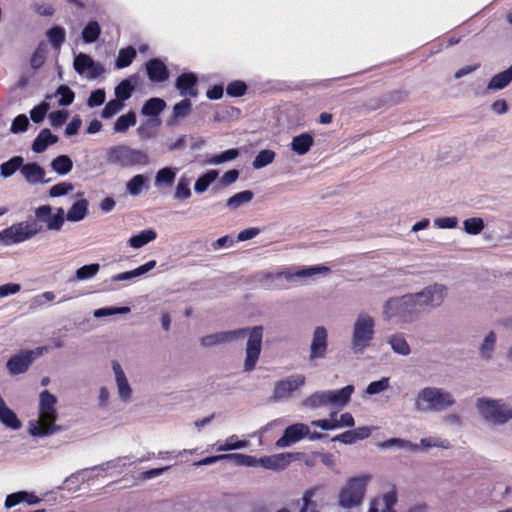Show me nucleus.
Here are the masks:
<instances>
[{
    "instance_id": "nucleus-1",
    "label": "nucleus",
    "mask_w": 512,
    "mask_h": 512,
    "mask_svg": "<svg viewBox=\"0 0 512 512\" xmlns=\"http://www.w3.org/2000/svg\"><path fill=\"white\" fill-rule=\"evenodd\" d=\"M248 334L246 344V359L244 362V370L252 371L259 359L261 353V345L263 338V327L254 326L253 328H239L231 331L217 332L209 334L201 338L200 343L203 347H213L215 345L231 342L233 340L244 337Z\"/></svg>"
},
{
    "instance_id": "nucleus-2",
    "label": "nucleus",
    "mask_w": 512,
    "mask_h": 512,
    "mask_svg": "<svg viewBox=\"0 0 512 512\" xmlns=\"http://www.w3.org/2000/svg\"><path fill=\"white\" fill-rule=\"evenodd\" d=\"M57 398L48 390H44L39 396V419L28 422V432L32 436L46 437L62 431L57 425L56 411Z\"/></svg>"
},
{
    "instance_id": "nucleus-3",
    "label": "nucleus",
    "mask_w": 512,
    "mask_h": 512,
    "mask_svg": "<svg viewBox=\"0 0 512 512\" xmlns=\"http://www.w3.org/2000/svg\"><path fill=\"white\" fill-rule=\"evenodd\" d=\"M420 313L421 311L413 294L390 298L383 305V318L386 321L412 323L419 317Z\"/></svg>"
},
{
    "instance_id": "nucleus-4",
    "label": "nucleus",
    "mask_w": 512,
    "mask_h": 512,
    "mask_svg": "<svg viewBox=\"0 0 512 512\" xmlns=\"http://www.w3.org/2000/svg\"><path fill=\"white\" fill-rule=\"evenodd\" d=\"M106 163L110 166L126 169L135 166L145 167L150 164L149 155L140 149L126 144H117L105 150Z\"/></svg>"
},
{
    "instance_id": "nucleus-5",
    "label": "nucleus",
    "mask_w": 512,
    "mask_h": 512,
    "mask_svg": "<svg viewBox=\"0 0 512 512\" xmlns=\"http://www.w3.org/2000/svg\"><path fill=\"white\" fill-rule=\"evenodd\" d=\"M456 403L454 396L439 387H424L418 391L414 409L418 412H442Z\"/></svg>"
},
{
    "instance_id": "nucleus-6",
    "label": "nucleus",
    "mask_w": 512,
    "mask_h": 512,
    "mask_svg": "<svg viewBox=\"0 0 512 512\" xmlns=\"http://www.w3.org/2000/svg\"><path fill=\"white\" fill-rule=\"evenodd\" d=\"M476 409L481 417L494 425H503L512 420V405L504 399L478 398Z\"/></svg>"
},
{
    "instance_id": "nucleus-7",
    "label": "nucleus",
    "mask_w": 512,
    "mask_h": 512,
    "mask_svg": "<svg viewBox=\"0 0 512 512\" xmlns=\"http://www.w3.org/2000/svg\"><path fill=\"white\" fill-rule=\"evenodd\" d=\"M375 334V320L367 313H359L352 329L351 350L363 354L370 346Z\"/></svg>"
},
{
    "instance_id": "nucleus-8",
    "label": "nucleus",
    "mask_w": 512,
    "mask_h": 512,
    "mask_svg": "<svg viewBox=\"0 0 512 512\" xmlns=\"http://www.w3.org/2000/svg\"><path fill=\"white\" fill-rule=\"evenodd\" d=\"M370 479V475H359L349 478L339 492V506L343 509H352L360 506L364 500Z\"/></svg>"
},
{
    "instance_id": "nucleus-9",
    "label": "nucleus",
    "mask_w": 512,
    "mask_h": 512,
    "mask_svg": "<svg viewBox=\"0 0 512 512\" xmlns=\"http://www.w3.org/2000/svg\"><path fill=\"white\" fill-rule=\"evenodd\" d=\"M41 231L36 221H22L0 231V244L11 246L25 242Z\"/></svg>"
},
{
    "instance_id": "nucleus-10",
    "label": "nucleus",
    "mask_w": 512,
    "mask_h": 512,
    "mask_svg": "<svg viewBox=\"0 0 512 512\" xmlns=\"http://www.w3.org/2000/svg\"><path fill=\"white\" fill-rule=\"evenodd\" d=\"M446 293V287L442 284H433L427 286L422 291L418 293H414L415 300L417 305L422 311V309L426 306L429 307H438L444 300Z\"/></svg>"
},
{
    "instance_id": "nucleus-11",
    "label": "nucleus",
    "mask_w": 512,
    "mask_h": 512,
    "mask_svg": "<svg viewBox=\"0 0 512 512\" xmlns=\"http://www.w3.org/2000/svg\"><path fill=\"white\" fill-rule=\"evenodd\" d=\"M306 378L304 375H291L283 380L277 381L274 387L272 398L275 401L289 399L295 391L304 386Z\"/></svg>"
},
{
    "instance_id": "nucleus-12",
    "label": "nucleus",
    "mask_w": 512,
    "mask_h": 512,
    "mask_svg": "<svg viewBox=\"0 0 512 512\" xmlns=\"http://www.w3.org/2000/svg\"><path fill=\"white\" fill-rule=\"evenodd\" d=\"M73 66L78 74H86L88 79H96L105 72L102 64L94 61L90 55L85 53H79L74 57Z\"/></svg>"
},
{
    "instance_id": "nucleus-13",
    "label": "nucleus",
    "mask_w": 512,
    "mask_h": 512,
    "mask_svg": "<svg viewBox=\"0 0 512 512\" xmlns=\"http://www.w3.org/2000/svg\"><path fill=\"white\" fill-rule=\"evenodd\" d=\"M35 216L40 222L46 223L48 230L59 231L65 221V212L63 208H58L55 214H52L50 205L39 206L35 210Z\"/></svg>"
},
{
    "instance_id": "nucleus-14",
    "label": "nucleus",
    "mask_w": 512,
    "mask_h": 512,
    "mask_svg": "<svg viewBox=\"0 0 512 512\" xmlns=\"http://www.w3.org/2000/svg\"><path fill=\"white\" fill-rule=\"evenodd\" d=\"M309 426L304 423H295L288 426L283 435L276 441L278 448H287L309 435Z\"/></svg>"
},
{
    "instance_id": "nucleus-15",
    "label": "nucleus",
    "mask_w": 512,
    "mask_h": 512,
    "mask_svg": "<svg viewBox=\"0 0 512 512\" xmlns=\"http://www.w3.org/2000/svg\"><path fill=\"white\" fill-rule=\"evenodd\" d=\"M328 350V332L325 327L318 326L313 332L310 345V360L322 359L326 356Z\"/></svg>"
},
{
    "instance_id": "nucleus-16",
    "label": "nucleus",
    "mask_w": 512,
    "mask_h": 512,
    "mask_svg": "<svg viewBox=\"0 0 512 512\" xmlns=\"http://www.w3.org/2000/svg\"><path fill=\"white\" fill-rule=\"evenodd\" d=\"M198 78L193 72H186L179 75L175 81V87L179 91L180 96L182 97H197L198 89H197Z\"/></svg>"
},
{
    "instance_id": "nucleus-17",
    "label": "nucleus",
    "mask_w": 512,
    "mask_h": 512,
    "mask_svg": "<svg viewBox=\"0 0 512 512\" xmlns=\"http://www.w3.org/2000/svg\"><path fill=\"white\" fill-rule=\"evenodd\" d=\"M298 453L284 452L271 456H264L259 459V464L266 469L282 470L286 468L292 460L297 459Z\"/></svg>"
},
{
    "instance_id": "nucleus-18",
    "label": "nucleus",
    "mask_w": 512,
    "mask_h": 512,
    "mask_svg": "<svg viewBox=\"0 0 512 512\" xmlns=\"http://www.w3.org/2000/svg\"><path fill=\"white\" fill-rule=\"evenodd\" d=\"M148 79L152 83H162L169 79V70L159 58H152L145 63Z\"/></svg>"
},
{
    "instance_id": "nucleus-19",
    "label": "nucleus",
    "mask_w": 512,
    "mask_h": 512,
    "mask_svg": "<svg viewBox=\"0 0 512 512\" xmlns=\"http://www.w3.org/2000/svg\"><path fill=\"white\" fill-rule=\"evenodd\" d=\"M20 173L30 185L50 182V179H45L46 172L44 168L36 162L23 163Z\"/></svg>"
},
{
    "instance_id": "nucleus-20",
    "label": "nucleus",
    "mask_w": 512,
    "mask_h": 512,
    "mask_svg": "<svg viewBox=\"0 0 512 512\" xmlns=\"http://www.w3.org/2000/svg\"><path fill=\"white\" fill-rule=\"evenodd\" d=\"M31 353L32 352H27V350H25L13 355L6 363L9 373L11 375H18L26 372L33 363L30 355Z\"/></svg>"
},
{
    "instance_id": "nucleus-21",
    "label": "nucleus",
    "mask_w": 512,
    "mask_h": 512,
    "mask_svg": "<svg viewBox=\"0 0 512 512\" xmlns=\"http://www.w3.org/2000/svg\"><path fill=\"white\" fill-rule=\"evenodd\" d=\"M112 369L115 375V382L117 386V391L119 398L123 402H127L130 400L132 395V389L129 385L127 377L121 367V365L117 361L112 362Z\"/></svg>"
},
{
    "instance_id": "nucleus-22",
    "label": "nucleus",
    "mask_w": 512,
    "mask_h": 512,
    "mask_svg": "<svg viewBox=\"0 0 512 512\" xmlns=\"http://www.w3.org/2000/svg\"><path fill=\"white\" fill-rule=\"evenodd\" d=\"M354 390L353 385H347L337 390H327L329 405L339 408L344 407L350 401Z\"/></svg>"
},
{
    "instance_id": "nucleus-23",
    "label": "nucleus",
    "mask_w": 512,
    "mask_h": 512,
    "mask_svg": "<svg viewBox=\"0 0 512 512\" xmlns=\"http://www.w3.org/2000/svg\"><path fill=\"white\" fill-rule=\"evenodd\" d=\"M314 144V137L310 132H304L292 138L291 150L297 155L307 154Z\"/></svg>"
},
{
    "instance_id": "nucleus-24",
    "label": "nucleus",
    "mask_w": 512,
    "mask_h": 512,
    "mask_svg": "<svg viewBox=\"0 0 512 512\" xmlns=\"http://www.w3.org/2000/svg\"><path fill=\"white\" fill-rule=\"evenodd\" d=\"M328 271H329V268L327 266L315 265V266H309V267H306V268L299 269V270H297L294 273L280 272V273H276V274H271V275H269V277H271V278H281L282 276H285V278L288 281H290L294 277H297V278L311 277V276H313L315 274H318V273H327Z\"/></svg>"
},
{
    "instance_id": "nucleus-25",
    "label": "nucleus",
    "mask_w": 512,
    "mask_h": 512,
    "mask_svg": "<svg viewBox=\"0 0 512 512\" xmlns=\"http://www.w3.org/2000/svg\"><path fill=\"white\" fill-rule=\"evenodd\" d=\"M58 136L52 134L48 128L42 129L32 143V150L35 153H43L50 145L57 143Z\"/></svg>"
},
{
    "instance_id": "nucleus-26",
    "label": "nucleus",
    "mask_w": 512,
    "mask_h": 512,
    "mask_svg": "<svg viewBox=\"0 0 512 512\" xmlns=\"http://www.w3.org/2000/svg\"><path fill=\"white\" fill-rule=\"evenodd\" d=\"M387 343L390 345L393 352L398 355L408 356L411 353V348L402 333H395L388 336Z\"/></svg>"
},
{
    "instance_id": "nucleus-27",
    "label": "nucleus",
    "mask_w": 512,
    "mask_h": 512,
    "mask_svg": "<svg viewBox=\"0 0 512 512\" xmlns=\"http://www.w3.org/2000/svg\"><path fill=\"white\" fill-rule=\"evenodd\" d=\"M136 82H137L136 75L130 76L129 78L122 80L115 87L114 93H115L116 99H118L122 102L128 100L131 97V95L135 89Z\"/></svg>"
},
{
    "instance_id": "nucleus-28",
    "label": "nucleus",
    "mask_w": 512,
    "mask_h": 512,
    "mask_svg": "<svg viewBox=\"0 0 512 512\" xmlns=\"http://www.w3.org/2000/svg\"><path fill=\"white\" fill-rule=\"evenodd\" d=\"M511 81H512V63H511V66L508 67L506 70H504L500 73H497L490 79V81L487 85V89L495 90V91L502 90L505 87H507Z\"/></svg>"
},
{
    "instance_id": "nucleus-29",
    "label": "nucleus",
    "mask_w": 512,
    "mask_h": 512,
    "mask_svg": "<svg viewBox=\"0 0 512 512\" xmlns=\"http://www.w3.org/2000/svg\"><path fill=\"white\" fill-rule=\"evenodd\" d=\"M88 201L86 199H79L73 203L68 210L65 219L70 222H79L83 220L88 213Z\"/></svg>"
},
{
    "instance_id": "nucleus-30",
    "label": "nucleus",
    "mask_w": 512,
    "mask_h": 512,
    "mask_svg": "<svg viewBox=\"0 0 512 512\" xmlns=\"http://www.w3.org/2000/svg\"><path fill=\"white\" fill-rule=\"evenodd\" d=\"M165 108L166 102L162 98L152 97L143 104L141 114L146 117H157Z\"/></svg>"
},
{
    "instance_id": "nucleus-31",
    "label": "nucleus",
    "mask_w": 512,
    "mask_h": 512,
    "mask_svg": "<svg viewBox=\"0 0 512 512\" xmlns=\"http://www.w3.org/2000/svg\"><path fill=\"white\" fill-rule=\"evenodd\" d=\"M157 237V233L153 229H146L139 232L136 235L131 236L128 239V245L134 249H139L149 242L155 240Z\"/></svg>"
},
{
    "instance_id": "nucleus-32",
    "label": "nucleus",
    "mask_w": 512,
    "mask_h": 512,
    "mask_svg": "<svg viewBox=\"0 0 512 512\" xmlns=\"http://www.w3.org/2000/svg\"><path fill=\"white\" fill-rule=\"evenodd\" d=\"M176 174H177V168L164 167V168L159 169L155 176V186L156 187L171 186L176 179Z\"/></svg>"
},
{
    "instance_id": "nucleus-33",
    "label": "nucleus",
    "mask_w": 512,
    "mask_h": 512,
    "mask_svg": "<svg viewBox=\"0 0 512 512\" xmlns=\"http://www.w3.org/2000/svg\"><path fill=\"white\" fill-rule=\"evenodd\" d=\"M23 162L22 156H13L0 165V175L5 179L11 177L17 170H21Z\"/></svg>"
},
{
    "instance_id": "nucleus-34",
    "label": "nucleus",
    "mask_w": 512,
    "mask_h": 512,
    "mask_svg": "<svg viewBox=\"0 0 512 512\" xmlns=\"http://www.w3.org/2000/svg\"><path fill=\"white\" fill-rule=\"evenodd\" d=\"M101 34V27L99 23L96 20H90L88 23L84 26L81 36L82 40L87 43L91 44L96 42Z\"/></svg>"
},
{
    "instance_id": "nucleus-35",
    "label": "nucleus",
    "mask_w": 512,
    "mask_h": 512,
    "mask_svg": "<svg viewBox=\"0 0 512 512\" xmlns=\"http://www.w3.org/2000/svg\"><path fill=\"white\" fill-rule=\"evenodd\" d=\"M136 55L137 52L133 46L120 49L115 60V67L117 69H123L130 66L133 60L136 58Z\"/></svg>"
},
{
    "instance_id": "nucleus-36",
    "label": "nucleus",
    "mask_w": 512,
    "mask_h": 512,
    "mask_svg": "<svg viewBox=\"0 0 512 512\" xmlns=\"http://www.w3.org/2000/svg\"><path fill=\"white\" fill-rule=\"evenodd\" d=\"M136 124V113L129 111L128 113L121 115L117 118L113 125V131L115 133H125L130 127Z\"/></svg>"
},
{
    "instance_id": "nucleus-37",
    "label": "nucleus",
    "mask_w": 512,
    "mask_h": 512,
    "mask_svg": "<svg viewBox=\"0 0 512 512\" xmlns=\"http://www.w3.org/2000/svg\"><path fill=\"white\" fill-rule=\"evenodd\" d=\"M51 168L59 175L68 174L73 168V162L68 155H59L51 161Z\"/></svg>"
},
{
    "instance_id": "nucleus-38",
    "label": "nucleus",
    "mask_w": 512,
    "mask_h": 512,
    "mask_svg": "<svg viewBox=\"0 0 512 512\" xmlns=\"http://www.w3.org/2000/svg\"><path fill=\"white\" fill-rule=\"evenodd\" d=\"M217 170H209L202 174L195 182L194 190L197 194L204 193L208 187L218 178Z\"/></svg>"
},
{
    "instance_id": "nucleus-39",
    "label": "nucleus",
    "mask_w": 512,
    "mask_h": 512,
    "mask_svg": "<svg viewBox=\"0 0 512 512\" xmlns=\"http://www.w3.org/2000/svg\"><path fill=\"white\" fill-rule=\"evenodd\" d=\"M303 405L310 409H317L329 405L327 391H318L303 401Z\"/></svg>"
},
{
    "instance_id": "nucleus-40",
    "label": "nucleus",
    "mask_w": 512,
    "mask_h": 512,
    "mask_svg": "<svg viewBox=\"0 0 512 512\" xmlns=\"http://www.w3.org/2000/svg\"><path fill=\"white\" fill-rule=\"evenodd\" d=\"M378 498L380 499L381 512H396L394 506L398 501V495L395 487L385 492L382 496Z\"/></svg>"
},
{
    "instance_id": "nucleus-41",
    "label": "nucleus",
    "mask_w": 512,
    "mask_h": 512,
    "mask_svg": "<svg viewBox=\"0 0 512 512\" xmlns=\"http://www.w3.org/2000/svg\"><path fill=\"white\" fill-rule=\"evenodd\" d=\"M46 36L52 47L59 50L66 39L65 29L61 26H53L46 32Z\"/></svg>"
},
{
    "instance_id": "nucleus-42",
    "label": "nucleus",
    "mask_w": 512,
    "mask_h": 512,
    "mask_svg": "<svg viewBox=\"0 0 512 512\" xmlns=\"http://www.w3.org/2000/svg\"><path fill=\"white\" fill-rule=\"evenodd\" d=\"M253 196L254 194L250 190L238 192L227 200L226 206L230 209H237L249 203L253 199Z\"/></svg>"
},
{
    "instance_id": "nucleus-43",
    "label": "nucleus",
    "mask_w": 512,
    "mask_h": 512,
    "mask_svg": "<svg viewBox=\"0 0 512 512\" xmlns=\"http://www.w3.org/2000/svg\"><path fill=\"white\" fill-rule=\"evenodd\" d=\"M379 448L381 449H389L393 446H396L398 448L402 449H408L410 451H416L419 449L418 444H414L409 440L402 439V438H390L388 440H385L378 444Z\"/></svg>"
},
{
    "instance_id": "nucleus-44",
    "label": "nucleus",
    "mask_w": 512,
    "mask_h": 512,
    "mask_svg": "<svg viewBox=\"0 0 512 512\" xmlns=\"http://www.w3.org/2000/svg\"><path fill=\"white\" fill-rule=\"evenodd\" d=\"M225 460H231L238 466L254 467L259 464V459L253 456L241 454V453H230L225 454Z\"/></svg>"
},
{
    "instance_id": "nucleus-45",
    "label": "nucleus",
    "mask_w": 512,
    "mask_h": 512,
    "mask_svg": "<svg viewBox=\"0 0 512 512\" xmlns=\"http://www.w3.org/2000/svg\"><path fill=\"white\" fill-rule=\"evenodd\" d=\"M147 182V177L142 174L133 176L127 183V192L132 196H138Z\"/></svg>"
},
{
    "instance_id": "nucleus-46",
    "label": "nucleus",
    "mask_w": 512,
    "mask_h": 512,
    "mask_svg": "<svg viewBox=\"0 0 512 512\" xmlns=\"http://www.w3.org/2000/svg\"><path fill=\"white\" fill-rule=\"evenodd\" d=\"M238 155V149L232 148L225 150L220 154L212 155L206 160V163L210 165H219L221 163L234 160L235 158L238 157Z\"/></svg>"
},
{
    "instance_id": "nucleus-47",
    "label": "nucleus",
    "mask_w": 512,
    "mask_h": 512,
    "mask_svg": "<svg viewBox=\"0 0 512 512\" xmlns=\"http://www.w3.org/2000/svg\"><path fill=\"white\" fill-rule=\"evenodd\" d=\"M275 152L269 149L261 150L254 158L252 166L254 169H261L272 163L275 159Z\"/></svg>"
},
{
    "instance_id": "nucleus-48",
    "label": "nucleus",
    "mask_w": 512,
    "mask_h": 512,
    "mask_svg": "<svg viewBox=\"0 0 512 512\" xmlns=\"http://www.w3.org/2000/svg\"><path fill=\"white\" fill-rule=\"evenodd\" d=\"M100 270L98 263L84 265L75 271V278L79 281H85L93 278Z\"/></svg>"
},
{
    "instance_id": "nucleus-49",
    "label": "nucleus",
    "mask_w": 512,
    "mask_h": 512,
    "mask_svg": "<svg viewBox=\"0 0 512 512\" xmlns=\"http://www.w3.org/2000/svg\"><path fill=\"white\" fill-rule=\"evenodd\" d=\"M249 442L247 440H239L237 435L228 437L224 444L218 446L217 451L224 452L236 449L246 448Z\"/></svg>"
},
{
    "instance_id": "nucleus-50",
    "label": "nucleus",
    "mask_w": 512,
    "mask_h": 512,
    "mask_svg": "<svg viewBox=\"0 0 512 512\" xmlns=\"http://www.w3.org/2000/svg\"><path fill=\"white\" fill-rule=\"evenodd\" d=\"M191 108L192 103L190 99L184 98L173 106L172 118L178 120L187 117L191 112Z\"/></svg>"
},
{
    "instance_id": "nucleus-51",
    "label": "nucleus",
    "mask_w": 512,
    "mask_h": 512,
    "mask_svg": "<svg viewBox=\"0 0 512 512\" xmlns=\"http://www.w3.org/2000/svg\"><path fill=\"white\" fill-rule=\"evenodd\" d=\"M463 229L467 234L478 235L484 229V221L479 217L465 219Z\"/></svg>"
},
{
    "instance_id": "nucleus-52",
    "label": "nucleus",
    "mask_w": 512,
    "mask_h": 512,
    "mask_svg": "<svg viewBox=\"0 0 512 512\" xmlns=\"http://www.w3.org/2000/svg\"><path fill=\"white\" fill-rule=\"evenodd\" d=\"M191 196V189H190V181L186 177H181L178 180L175 193H174V199L176 200H185L190 198Z\"/></svg>"
},
{
    "instance_id": "nucleus-53",
    "label": "nucleus",
    "mask_w": 512,
    "mask_h": 512,
    "mask_svg": "<svg viewBox=\"0 0 512 512\" xmlns=\"http://www.w3.org/2000/svg\"><path fill=\"white\" fill-rule=\"evenodd\" d=\"M496 343V335L494 332H490L483 340V343L480 346V354L481 357L488 360L492 356V352L494 351V346Z\"/></svg>"
},
{
    "instance_id": "nucleus-54",
    "label": "nucleus",
    "mask_w": 512,
    "mask_h": 512,
    "mask_svg": "<svg viewBox=\"0 0 512 512\" xmlns=\"http://www.w3.org/2000/svg\"><path fill=\"white\" fill-rule=\"evenodd\" d=\"M55 95L59 96L58 104L60 106L70 105L75 98L74 92L67 85H60L57 88Z\"/></svg>"
},
{
    "instance_id": "nucleus-55",
    "label": "nucleus",
    "mask_w": 512,
    "mask_h": 512,
    "mask_svg": "<svg viewBox=\"0 0 512 512\" xmlns=\"http://www.w3.org/2000/svg\"><path fill=\"white\" fill-rule=\"evenodd\" d=\"M50 109V104L46 101H42L40 104L36 105L35 107H33L30 111V117H31V120L34 122V123H41L48 111Z\"/></svg>"
},
{
    "instance_id": "nucleus-56",
    "label": "nucleus",
    "mask_w": 512,
    "mask_h": 512,
    "mask_svg": "<svg viewBox=\"0 0 512 512\" xmlns=\"http://www.w3.org/2000/svg\"><path fill=\"white\" fill-rule=\"evenodd\" d=\"M247 84L242 80H234L226 87V93L230 97H241L247 92Z\"/></svg>"
},
{
    "instance_id": "nucleus-57",
    "label": "nucleus",
    "mask_w": 512,
    "mask_h": 512,
    "mask_svg": "<svg viewBox=\"0 0 512 512\" xmlns=\"http://www.w3.org/2000/svg\"><path fill=\"white\" fill-rule=\"evenodd\" d=\"M160 121L158 119H151L142 123L137 128V134L142 140H148L154 137V132L152 131V126H158Z\"/></svg>"
},
{
    "instance_id": "nucleus-58",
    "label": "nucleus",
    "mask_w": 512,
    "mask_h": 512,
    "mask_svg": "<svg viewBox=\"0 0 512 512\" xmlns=\"http://www.w3.org/2000/svg\"><path fill=\"white\" fill-rule=\"evenodd\" d=\"M123 106V102L118 99L110 100L102 109L101 117L104 119H110L122 110Z\"/></svg>"
},
{
    "instance_id": "nucleus-59",
    "label": "nucleus",
    "mask_w": 512,
    "mask_h": 512,
    "mask_svg": "<svg viewBox=\"0 0 512 512\" xmlns=\"http://www.w3.org/2000/svg\"><path fill=\"white\" fill-rule=\"evenodd\" d=\"M390 386V379L388 377H383L380 380L373 381L368 384L365 392L368 395H376L385 390H387Z\"/></svg>"
},
{
    "instance_id": "nucleus-60",
    "label": "nucleus",
    "mask_w": 512,
    "mask_h": 512,
    "mask_svg": "<svg viewBox=\"0 0 512 512\" xmlns=\"http://www.w3.org/2000/svg\"><path fill=\"white\" fill-rule=\"evenodd\" d=\"M130 310L131 309L128 306H122V307L110 306V307H103V308L96 309L93 312V315L96 318H101V317L111 316V315H115V314H127L130 312Z\"/></svg>"
},
{
    "instance_id": "nucleus-61",
    "label": "nucleus",
    "mask_w": 512,
    "mask_h": 512,
    "mask_svg": "<svg viewBox=\"0 0 512 512\" xmlns=\"http://www.w3.org/2000/svg\"><path fill=\"white\" fill-rule=\"evenodd\" d=\"M29 126V119L25 114H19L12 121L10 131L14 134L25 132Z\"/></svg>"
},
{
    "instance_id": "nucleus-62",
    "label": "nucleus",
    "mask_w": 512,
    "mask_h": 512,
    "mask_svg": "<svg viewBox=\"0 0 512 512\" xmlns=\"http://www.w3.org/2000/svg\"><path fill=\"white\" fill-rule=\"evenodd\" d=\"M105 99L106 93L104 89L99 88L93 90L87 99V106L89 108L101 106L105 102Z\"/></svg>"
},
{
    "instance_id": "nucleus-63",
    "label": "nucleus",
    "mask_w": 512,
    "mask_h": 512,
    "mask_svg": "<svg viewBox=\"0 0 512 512\" xmlns=\"http://www.w3.org/2000/svg\"><path fill=\"white\" fill-rule=\"evenodd\" d=\"M68 119V112L64 110L53 111L49 114L50 125L54 128L61 127Z\"/></svg>"
},
{
    "instance_id": "nucleus-64",
    "label": "nucleus",
    "mask_w": 512,
    "mask_h": 512,
    "mask_svg": "<svg viewBox=\"0 0 512 512\" xmlns=\"http://www.w3.org/2000/svg\"><path fill=\"white\" fill-rule=\"evenodd\" d=\"M73 190V185L68 182H61L54 186H52L49 190V195L51 197H60L68 194Z\"/></svg>"
}]
</instances>
